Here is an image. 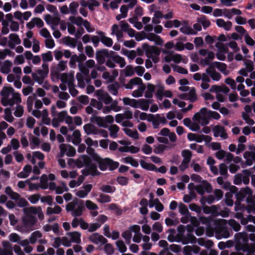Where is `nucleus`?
I'll list each match as a JSON object with an SVG mask.
<instances>
[{
	"label": "nucleus",
	"instance_id": "obj_1",
	"mask_svg": "<svg viewBox=\"0 0 255 255\" xmlns=\"http://www.w3.org/2000/svg\"><path fill=\"white\" fill-rule=\"evenodd\" d=\"M95 57L97 63L99 64V65H96L95 68L101 72L105 71L106 70V67L102 65L104 63L110 68L116 67L115 63L119 64L121 68H123L126 64L123 57L118 55L116 52L106 48L96 51Z\"/></svg>",
	"mask_w": 255,
	"mask_h": 255
},
{
	"label": "nucleus",
	"instance_id": "obj_2",
	"mask_svg": "<svg viewBox=\"0 0 255 255\" xmlns=\"http://www.w3.org/2000/svg\"><path fill=\"white\" fill-rule=\"evenodd\" d=\"M23 212L25 216L22 218V221L24 225L25 226L34 225L37 222V218L31 214H36V207L31 206L29 208H25L23 209Z\"/></svg>",
	"mask_w": 255,
	"mask_h": 255
},
{
	"label": "nucleus",
	"instance_id": "obj_3",
	"mask_svg": "<svg viewBox=\"0 0 255 255\" xmlns=\"http://www.w3.org/2000/svg\"><path fill=\"white\" fill-rule=\"evenodd\" d=\"M235 241L236 244V247H240L244 245L247 244L249 241L248 234L246 232H240L235 235Z\"/></svg>",
	"mask_w": 255,
	"mask_h": 255
},
{
	"label": "nucleus",
	"instance_id": "obj_4",
	"mask_svg": "<svg viewBox=\"0 0 255 255\" xmlns=\"http://www.w3.org/2000/svg\"><path fill=\"white\" fill-rule=\"evenodd\" d=\"M82 173L85 176H88L90 175L92 176L99 175L101 173L97 169L96 164L93 163L82 170Z\"/></svg>",
	"mask_w": 255,
	"mask_h": 255
},
{
	"label": "nucleus",
	"instance_id": "obj_5",
	"mask_svg": "<svg viewBox=\"0 0 255 255\" xmlns=\"http://www.w3.org/2000/svg\"><path fill=\"white\" fill-rule=\"evenodd\" d=\"M142 49L145 51L146 56L148 58H151L152 54L158 56L160 51L159 49L154 46H149L148 43H144L142 45Z\"/></svg>",
	"mask_w": 255,
	"mask_h": 255
},
{
	"label": "nucleus",
	"instance_id": "obj_6",
	"mask_svg": "<svg viewBox=\"0 0 255 255\" xmlns=\"http://www.w3.org/2000/svg\"><path fill=\"white\" fill-rule=\"evenodd\" d=\"M96 95L98 98V100L106 105H109L113 102V98L107 92L102 90H98L96 92Z\"/></svg>",
	"mask_w": 255,
	"mask_h": 255
},
{
	"label": "nucleus",
	"instance_id": "obj_7",
	"mask_svg": "<svg viewBox=\"0 0 255 255\" xmlns=\"http://www.w3.org/2000/svg\"><path fill=\"white\" fill-rule=\"evenodd\" d=\"M48 74L46 71L45 72L42 69H38L36 71V73H32V77L34 81L37 82L39 85H42Z\"/></svg>",
	"mask_w": 255,
	"mask_h": 255
},
{
	"label": "nucleus",
	"instance_id": "obj_8",
	"mask_svg": "<svg viewBox=\"0 0 255 255\" xmlns=\"http://www.w3.org/2000/svg\"><path fill=\"white\" fill-rule=\"evenodd\" d=\"M89 240L96 245L101 243L102 245H105L108 242V240L102 235L99 233H93L89 237Z\"/></svg>",
	"mask_w": 255,
	"mask_h": 255
},
{
	"label": "nucleus",
	"instance_id": "obj_9",
	"mask_svg": "<svg viewBox=\"0 0 255 255\" xmlns=\"http://www.w3.org/2000/svg\"><path fill=\"white\" fill-rule=\"evenodd\" d=\"M252 194H253V191L249 187L243 188L236 194V201L241 202L247 195Z\"/></svg>",
	"mask_w": 255,
	"mask_h": 255
},
{
	"label": "nucleus",
	"instance_id": "obj_10",
	"mask_svg": "<svg viewBox=\"0 0 255 255\" xmlns=\"http://www.w3.org/2000/svg\"><path fill=\"white\" fill-rule=\"evenodd\" d=\"M206 73L210 76L213 80L219 81L222 77L221 75L216 71L213 66H210L206 69Z\"/></svg>",
	"mask_w": 255,
	"mask_h": 255
},
{
	"label": "nucleus",
	"instance_id": "obj_11",
	"mask_svg": "<svg viewBox=\"0 0 255 255\" xmlns=\"http://www.w3.org/2000/svg\"><path fill=\"white\" fill-rule=\"evenodd\" d=\"M96 33L100 36V41L104 45L108 47H110L113 45V41L112 39L106 36L104 32L97 31Z\"/></svg>",
	"mask_w": 255,
	"mask_h": 255
},
{
	"label": "nucleus",
	"instance_id": "obj_12",
	"mask_svg": "<svg viewBox=\"0 0 255 255\" xmlns=\"http://www.w3.org/2000/svg\"><path fill=\"white\" fill-rule=\"evenodd\" d=\"M109 158H102L100 155L97 158V159L95 160L99 165V169L102 171H105L107 169L108 167Z\"/></svg>",
	"mask_w": 255,
	"mask_h": 255
},
{
	"label": "nucleus",
	"instance_id": "obj_13",
	"mask_svg": "<svg viewBox=\"0 0 255 255\" xmlns=\"http://www.w3.org/2000/svg\"><path fill=\"white\" fill-rule=\"evenodd\" d=\"M77 205V208L76 209L75 208L73 212L71 213V215L73 217H77L81 216L83 214V211L85 209L84 201L80 200Z\"/></svg>",
	"mask_w": 255,
	"mask_h": 255
},
{
	"label": "nucleus",
	"instance_id": "obj_14",
	"mask_svg": "<svg viewBox=\"0 0 255 255\" xmlns=\"http://www.w3.org/2000/svg\"><path fill=\"white\" fill-rule=\"evenodd\" d=\"M14 91V89L12 87L4 86L0 92V96L2 97L1 100L9 98L10 95L12 94Z\"/></svg>",
	"mask_w": 255,
	"mask_h": 255
},
{
	"label": "nucleus",
	"instance_id": "obj_15",
	"mask_svg": "<svg viewBox=\"0 0 255 255\" xmlns=\"http://www.w3.org/2000/svg\"><path fill=\"white\" fill-rule=\"evenodd\" d=\"M5 193L8 195L10 198L15 201H17L20 197V195L14 192L10 186H7L5 189Z\"/></svg>",
	"mask_w": 255,
	"mask_h": 255
},
{
	"label": "nucleus",
	"instance_id": "obj_16",
	"mask_svg": "<svg viewBox=\"0 0 255 255\" xmlns=\"http://www.w3.org/2000/svg\"><path fill=\"white\" fill-rule=\"evenodd\" d=\"M197 238L191 233H188L186 236H183L182 239V243L183 245H186L190 243H195Z\"/></svg>",
	"mask_w": 255,
	"mask_h": 255
},
{
	"label": "nucleus",
	"instance_id": "obj_17",
	"mask_svg": "<svg viewBox=\"0 0 255 255\" xmlns=\"http://www.w3.org/2000/svg\"><path fill=\"white\" fill-rule=\"evenodd\" d=\"M68 236L71 237V241L76 244L81 243V234L78 232H69L67 234Z\"/></svg>",
	"mask_w": 255,
	"mask_h": 255
},
{
	"label": "nucleus",
	"instance_id": "obj_18",
	"mask_svg": "<svg viewBox=\"0 0 255 255\" xmlns=\"http://www.w3.org/2000/svg\"><path fill=\"white\" fill-rule=\"evenodd\" d=\"M210 65L213 66V67H214L215 69V68H218L221 72L225 75L228 74V73L225 72V71L227 69V65L225 63L215 61L214 62L211 63Z\"/></svg>",
	"mask_w": 255,
	"mask_h": 255
},
{
	"label": "nucleus",
	"instance_id": "obj_19",
	"mask_svg": "<svg viewBox=\"0 0 255 255\" xmlns=\"http://www.w3.org/2000/svg\"><path fill=\"white\" fill-rule=\"evenodd\" d=\"M207 114V109L206 108H202L200 111L194 114L193 117V120L197 122H200L202 119L201 115L205 116Z\"/></svg>",
	"mask_w": 255,
	"mask_h": 255
},
{
	"label": "nucleus",
	"instance_id": "obj_20",
	"mask_svg": "<svg viewBox=\"0 0 255 255\" xmlns=\"http://www.w3.org/2000/svg\"><path fill=\"white\" fill-rule=\"evenodd\" d=\"M74 139L72 140V143L75 145H78L81 142V133L79 130L76 129L74 131L73 133Z\"/></svg>",
	"mask_w": 255,
	"mask_h": 255
},
{
	"label": "nucleus",
	"instance_id": "obj_21",
	"mask_svg": "<svg viewBox=\"0 0 255 255\" xmlns=\"http://www.w3.org/2000/svg\"><path fill=\"white\" fill-rule=\"evenodd\" d=\"M246 198V202L249 204L247 209L249 211L255 210V201L252 195H248Z\"/></svg>",
	"mask_w": 255,
	"mask_h": 255
},
{
	"label": "nucleus",
	"instance_id": "obj_22",
	"mask_svg": "<svg viewBox=\"0 0 255 255\" xmlns=\"http://www.w3.org/2000/svg\"><path fill=\"white\" fill-rule=\"evenodd\" d=\"M203 211L206 214H209L210 213L217 214L218 212L217 208L215 205H212L211 207H209L207 205L202 206Z\"/></svg>",
	"mask_w": 255,
	"mask_h": 255
},
{
	"label": "nucleus",
	"instance_id": "obj_23",
	"mask_svg": "<svg viewBox=\"0 0 255 255\" xmlns=\"http://www.w3.org/2000/svg\"><path fill=\"white\" fill-rule=\"evenodd\" d=\"M69 20L71 23L75 24L78 26H81L83 25L85 20L81 16L75 17L74 16H71L69 18Z\"/></svg>",
	"mask_w": 255,
	"mask_h": 255
},
{
	"label": "nucleus",
	"instance_id": "obj_24",
	"mask_svg": "<svg viewBox=\"0 0 255 255\" xmlns=\"http://www.w3.org/2000/svg\"><path fill=\"white\" fill-rule=\"evenodd\" d=\"M180 31L187 35H196L197 32L189 26H184L180 28Z\"/></svg>",
	"mask_w": 255,
	"mask_h": 255
},
{
	"label": "nucleus",
	"instance_id": "obj_25",
	"mask_svg": "<svg viewBox=\"0 0 255 255\" xmlns=\"http://www.w3.org/2000/svg\"><path fill=\"white\" fill-rule=\"evenodd\" d=\"M42 236V233L39 231H36L33 232L29 237V243L31 244H34L37 241V238H41Z\"/></svg>",
	"mask_w": 255,
	"mask_h": 255
},
{
	"label": "nucleus",
	"instance_id": "obj_26",
	"mask_svg": "<svg viewBox=\"0 0 255 255\" xmlns=\"http://www.w3.org/2000/svg\"><path fill=\"white\" fill-rule=\"evenodd\" d=\"M155 91V86L152 84H148L147 86V90L145 92L144 96L146 98H151L153 97V93Z\"/></svg>",
	"mask_w": 255,
	"mask_h": 255
},
{
	"label": "nucleus",
	"instance_id": "obj_27",
	"mask_svg": "<svg viewBox=\"0 0 255 255\" xmlns=\"http://www.w3.org/2000/svg\"><path fill=\"white\" fill-rule=\"evenodd\" d=\"M140 164L142 168L148 170L154 171L156 169L155 165L152 163H148L143 160L140 161Z\"/></svg>",
	"mask_w": 255,
	"mask_h": 255
},
{
	"label": "nucleus",
	"instance_id": "obj_28",
	"mask_svg": "<svg viewBox=\"0 0 255 255\" xmlns=\"http://www.w3.org/2000/svg\"><path fill=\"white\" fill-rule=\"evenodd\" d=\"M110 136L115 138L117 137V133L120 130L119 127L117 125H112L109 128Z\"/></svg>",
	"mask_w": 255,
	"mask_h": 255
},
{
	"label": "nucleus",
	"instance_id": "obj_29",
	"mask_svg": "<svg viewBox=\"0 0 255 255\" xmlns=\"http://www.w3.org/2000/svg\"><path fill=\"white\" fill-rule=\"evenodd\" d=\"M124 132L125 133L128 135V136L135 139H137L139 138L138 133L137 131L135 129L134 130H132L130 129L125 128L123 129Z\"/></svg>",
	"mask_w": 255,
	"mask_h": 255
},
{
	"label": "nucleus",
	"instance_id": "obj_30",
	"mask_svg": "<svg viewBox=\"0 0 255 255\" xmlns=\"http://www.w3.org/2000/svg\"><path fill=\"white\" fill-rule=\"evenodd\" d=\"M108 89L109 92L113 95L117 96L118 94V89L119 85L118 83L115 82V84L109 85Z\"/></svg>",
	"mask_w": 255,
	"mask_h": 255
},
{
	"label": "nucleus",
	"instance_id": "obj_31",
	"mask_svg": "<svg viewBox=\"0 0 255 255\" xmlns=\"http://www.w3.org/2000/svg\"><path fill=\"white\" fill-rule=\"evenodd\" d=\"M187 94L188 97V100L190 102L193 103L197 100V96L196 94V89L195 88H191L189 92Z\"/></svg>",
	"mask_w": 255,
	"mask_h": 255
},
{
	"label": "nucleus",
	"instance_id": "obj_32",
	"mask_svg": "<svg viewBox=\"0 0 255 255\" xmlns=\"http://www.w3.org/2000/svg\"><path fill=\"white\" fill-rule=\"evenodd\" d=\"M242 172L244 174L243 178L242 179V181L244 184L247 185L250 182V176H251V172L248 169H244Z\"/></svg>",
	"mask_w": 255,
	"mask_h": 255
},
{
	"label": "nucleus",
	"instance_id": "obj_33",
	"mask_svg": "<svg viewBox=\"0 0 255 255\" xmlns=\"http://www.w3.org/2000/svg\"><path fill=\"white\" fill-rule=\"evenodd\" d=\"M145 88L146 87L144 85H142L139 86L137 90L133 91L132 94V96L135 98L141 97Z\"/></svg>",
	"mask_w": 255,
	"mask_h": 255
},
{
	"label": "nucleus",
	"instance_id": "obj_34",
	"mask_svg": "<svg viewBox=\"0 0 255 255\" xmlns=\"http://www.w3.org/2000/svg\"><path fill=\"white\" fill-rule=\"evenodd\" d=\"M198 22L201 23L204 29H206L211 25L210 21L207 19L205 15H202L198 19Z\"/></svg>",
	"mask_w": 255,
	"mask_h": 255
},
{
	"label": "nucleus",
	"instance_id": "obj_35",
	"mask_svg": "<svg viewBox=\"0 0 255 255\" xmlns=\"http://www.w3.org/2000/svg\"><path fill=\"white\" fill-rule=\"evenodd\" d=\"M78 204V199L75 198L73 202L68 203L66 206V210L68 212H73L76 206Z\"/></svg>",
	"mask_w": 255,
	"mask_h": 255
},
{
	"label": "nucleus",
	"instance_id": "obj_36",
	"mask_svg": "<svg viewBox=\"0 0 255 255\" xmlns=\"http://www.w3.org/2000/svg\"><path fill=\"white\" fill-rule=\"evenodd\" d=\"M139 107L141 110L143 111H147L149 109V105L150 103L148 100L144 99H139Z\"/></svg>",
	"mask_w": 255,
	"mask_h": 255
},
{
	"label": "nucleus",
	"instance_id": "obj_37",
	"mask_svg": "<svg viewBox=\"0 0 255 255\" xmlns=\"http://www.w3.org/2000/svg\"><path fill=\"white\" fill-rule=\"evenodd\" d=\"M100 189L102 192L108 193H114L116 190V188L115 187L109 185H103L101 187Z\"/></svg>",
	"mask_w": 255,
	"mask_h": 255
},
{
	"label": "nucleus",
	"instance_id": "obj_38",
	"mask_svg": "<svg viewBox=\"0 0 255 255\" xmlns=\"http://www.w3.org/2000/svg\"><path fill=\"white\" fill-rule=\"evenodd\" d=\"M98 201L101 203H109L111 201V198L108 195L101 193L99 195Z\"/></svg>",
	"mask_w": 255,
	"mask_h": 255
},
{
	"label": "nucleus",
	"instance_id": "obj_39",
	"mask_svg": "<svg viewBox=\"0 0 255 255\" xmlns=\"http://www.w3.org/2000/svg\"><path fill=\"white\" fill-rule=\"evenodd\" d=\"M5 116L4 119L8 122L11 123L13 121V117L11 115V110L9 108L4 109Z\"/></svg>",
	"mask_w": 255,
	"mask_h": 255
},
{
	"label": "nucleus",
	"instance_id": "obj_40",
	"mask_svg": "<svg viewBox=\"0 0 255 255\" xmlns=\"http://www.w3.org/2000/svg\"><path fill=\"white\" fill-rule=\"evenodd\" d=\"M79 6V3L77 1H73L69 4L70 12L73 15L77 14V8Z\"/></svg>",
	"mask_w": 255,
	"mask_h": 255
},
{
	"label": "nucleus",
	"instance_id": "obj_41",
	"mask_svg": "<svg viewBox=\"0 0 255 255\" xmlns=\"http://www.w3.org/2000/svg\"><path fill=\"white\" fill-rule=\"evenodd\" d=\"M116 245L118 248L119 251L121 253H125L127 250V248L124 242L122 240H119L116 242Z\"/></svg>",
	"mask_w": 255,
	"mask_h": 255
},
{
	"label": "nucleus",
	"instance_id": "obj_42",
	"mask_svg": "<svg viewBox=\"0 0 255 255\" xmlns=\"http://www.w3.org/2000/svg\"><path fill=\"white\" fill-rule=\"evenodd\" d=\"M87 153L90 155L93 160L95 161L97 159V158L99 157V155L95 152V149L91 147V146L88 147L86 149Z\"/></svg>",
	"mask_w": 255,
	"mask_h": 255
},
{
	"label": "nucleus",
	"instance_id": "obj_43",
	"mask_svg": "<svg viewBox=\"0 0 255 255\" xmlns=\"http://www.w3.org/2000/svg\"><path fill=\"white\" fill-rule=\"evenodd\" d=\"M80 158L83 160V163L85 167L93 163H92L93 159L91 157H90L87 155H81Z\"/></svg>",
	"mask_w": 255,
	"mask_h": 255
},
{
	"label": "nucleus",
	"instance_id": "obj_44",
	"mask_svg": "<svg viewBox=\"0 0 255 255\" xmlns=\"http://www.w3.org/2000/svg\"><path fill=\"white\" fill-rule=\"evenodd\" d=\"M90 106L96 108L99 110H101L103 107V104L101 101H98L95 99H91Z\"/></svg>",
	"mask_w": 255,
	"mask_h": 255
},
{
	"label": "nucleus",
	"instance_id": "obj_45",
	"mask_svg": "<svg viewBox=\"0 0 255 255\" xmlns=\"http://www.w3.org/2000/svg\"><path fill=\"white\" fill-rule=\"evenodd\" d=\"M164 87L163 86H158V89H157L156 93V96L157 100L159 101H161L162 100L164 94Z\"/></svg>",
	"mask_w": 255,
	"mask_h": 255
},
{
	"label": "nucleus",
	"instance_id": "obj_46",
	"mask_svg": "<svg viewBox=\"0 0 255 255\" xmlns=\"http://www.w3.org/2000/svg\"><path fill=\"white\" fill-rule=\"evenodd\" d=\"M244 64L246 66V69L249 72H251L254 69V64L253 62L249 59H244Z\"/></svg>",
	"mask_w": 255,
	"mask_h": 255
},
{
	"label": "nucleus",
	"instance_id": "obj_47",
	"mask_svg": "<svg viewBox=\"0 0 255 255\" xmlns=\"http://www.w3.org/2000/svg\"><path fill=\"white\" fill-rule=\"evenodd\" d=\"M41 57L44 62H50L53 60L52 54L50 51L42 54Z\"/></svg>",
	"mask_w": 255,
	"mask_h": 255
},
{
	"label": "nucleus",
	"instance_id": "obj_48",
	"mask_svg": "<svg viewBox=\"0 0 255 255\" xmlns=\"http://www.w3.org/2000/svg\"><path fill=\"white\" fill-rule=\"evenodd\" d=\"M233 195L230 192H227L225 194V203L228 206H232L234 204L233 200H232Z\"/></svg>",
	"mask_w": 255,
	"mask_h": 255
},
{
	"label": "nucleus",
	"instance_id": "obj_49",
	"mask_svg": "<svg viewBox=\"0 0 255 255\" xmlns=\"http://www.w3.org/2000/svg\"><path fill=\"white\" fill-rule=\"evenodd\" d=\"M76 79L78 81V86L81 88H84L85 86L84 77L81 73H77L76 74Z\"/></svg>",
	"mask_w": 255,
	"mask_h": 255
},
{
	"label": "nucleus",
	"instance_id": "obj_50",
	"mask_svg": "<svg viewBox=\"0 0 255 255\" xmlns=\"http://www.w3.org/2000/svg\"><path fill=\"white\" fill-rule=\"evenodd\" d=\"M179 212L182 215H188L189 214L187 206L182 203H180L179 205Z\"/></svg>",
	"mask_w": 255,
	"mask_h": 255
},
{
	"label": "nucleus",
	"instance_id": "obj_51",
	"mask_svg": "<svg viewBox=\"0 0 255 255\" xmlns=\"http://www.w3.org/2000/svg\"><path fill=\"white\" fill-rule=\"evenodd\" d=\"M207 115L209 118L215 120H219L221 117L220 114L218 112L208 110Z\"/></svg>",
	"mask_w": 255,
	"mask_h": 255
},
{
	"label": "nucleus",
	"instance_id": "obj_52",
	"mask_svg": "<svg viewBox=\"0 0 255 255\" xmlns=\"http://www.w3.org/2000/svg\"><path fill=\"white\" fill-rule=\"evenodd\" d=\"M9 40L14 42L16 44H20L21 40L19 36L16 33H11L9 35Z\"/></svg>",
	"mask_w": 255,
	"mask_h": 255
},
{
	"label": "nucleus",
	"instance_id": "obj_53",
	"mask_svg": "<svg viewBox=\"0 0 255 255\" xmlns=\"http://www.w3.org/2000/svg\"><path fill=\"white\" fill-rule=\"evenodd\" d=\"M117 181L122 186H126L128 183V179L125 176H118L117 178Z\"/></svg>",
	"mask_w": 255,
	"mask_h": 255
},
{
	"label": "nucleus",
	"instance_id": "obj_54",
	"mask_svg": "<svg viewBox=\"0 0 255 255\" xmlns=\"http://www.w3.org/2000/svg\"><path fill=\"white\" fill-rule=\"evenodd\" d=\"M1 103L2 106L6 107L7 106H13L15 102H14L13 99L12 98L9 99V98L6 99L5 100H3L0 101Z\"/></svg>",
	"mask_w": 255,
	"mask_h": 255
},
{
	"label": "nucleus",
	"instance_id": "obj_55",
	"mask_svg": "<svg viewBox=\"0 0 255 255\" xmlns=\"http://www.w3.org/2000/svg\"><path fill=\"white\" fill-rule=\"evenodd\" d=\"M166 145L164 144H158L153 149V152L155 154H161L166 150Z\"/></svg>",
	"mask_w": 255,
	"mask_h": 255
},
{
	"label": "nucleus",
	"instance_id": "obj_56",
	"mask_svg": "<svg viewBox=\"0 0 255 255\" xmlns=\"http://www.w3.org/2000/svg\"><path fill=\"white\" fill-rule=\"evenodd\" d=\"M213 130L214 132V136L217 137L220 135V133H221L223 130H224V128L221 126L217 125L213 128Z\"/></svg>",
	"mask_w": 255,
	"mask_h": 255
},
{
	"label": "nucleus",
	"instance_id": "obj_57",
	"mask_svg": "<svg viewBox=\"0 0 255 255\" xmlns=\"http://www.w3.org/2000/svg\"><path fill=\"white\" fill-rule=\"evenodd\" d=\"M17 205L19 207L21 208H27L26 207L29 205V203L27 201V200L24 198L20 197L19 199H18V201L17 202Z\"/></svg>",
	"mask_w": 255,
	"mask_h": 255
},
{
	"label": "nucleus",
	"instance_id": "obj_58",
	"mask_svg": "<svg viewBox=\"0 0 255 255\" xmlns=\"http://www.w3.org/2000/svg\"><path fill=\"white\" fill-rule=\"evenodd\" d=\"M182 156L184 160L190 161L192 157V152L189 150L184 149L182 151Z\"/></svg>",
	"mask_w": 255,
	"mask_h": 255
},
{
	"label": "nucleus",
	"instance_id": "obj_59",
	"mask_svg": "<svg viewBox=\"0 0 255 255\" xmlns=\"http://www.w3.org/2000/svg\"><path fill=\"white\" fill-rule=\"evenodd\" d=\"M203 186L204 187L205 192L207 193H211L212 191V186L207 180H203L202 181Z\"/></svg>",
	"mask_w": 255,
	"mask_h": 255
},
{
	"label": "nucleus",
	"instance_id": "obj_60",
	"mask_svg": "<svg viewBox=\"0 0 255 255\" xmlns=\"http://www.w3.org/2000/svg\"><path fill=\"white\" fill-rule=\"evenodd\" d=\"M109 163L108 167L109 168V170L111 171H113L117 169L119 165V163L117 161H114L112 159L109 158Z\"/></svg>",
	"mask_w": 255,
	"mask_h": 255
},
{
	"label": "nucleus",
	"instance_id": "obj_61",
	"mask_svg": "<svg viewBox=\"0 0 255 255\" xmlns=\"http://www.w3.org/2000/svg\"><path fill=\"white\" fill-rule=\"evenodd\" d=\"M242 117L248 125L252 126L255 124L254 121L250 118V116L248 114L243 112L242 113Z\"/></svg>",
	"mask_w": 255,
	"mask_h": 255
},
{
	"label": "nucleus",
	"instance_id": "obj_62",
	"mask_svg": "<svg viewBox=\"0 0 255 255\" xmlns=\"http://www.w3.org/2000/svg\"><path fill=\"white\" fill-rule=\"evenodd\" d=\"M96 123L97 125L100 127L107 128V126L105 123V121L104 118L101 117H97L96 118Z\"/></svg>",
	"mask_w": 255,
	"mask_h": 255
},
{
	"label": "nucleus",
	"instance_id": "obj_63",
	"mask_svg": "<svg viewBox=\"0 0 255 255\" xmlns=\"http://www.w3.org/2000/svg\"><path fill=\"white\" fill-rule=\"evenodd\" d=\"M220 173L223 176L227 175L228 167L225 163H221L219 165Z\"/></svg>",
	"mask_w": 255,
	"mask_h": 255
},
{
	"label": "nucleus",
	"instance_id": "obj_64",
	"mask_svg": "<svg viewBox=\"0 0 255 255\" xmlns=\"http://www.w3.org/2000/svg\"><path fill=\"white\" fill-rule=\"evenodd\" d=\"M215 46L221 52L225 53H227L228 52V48L222 42H217Z\"/></svg>",
	"mask_w": 255,
	"mask_h": 255
}]
</instances>
